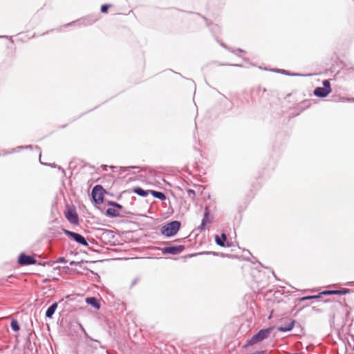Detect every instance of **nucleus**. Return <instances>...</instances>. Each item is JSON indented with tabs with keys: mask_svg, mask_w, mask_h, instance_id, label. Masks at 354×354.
<instances>
[{
	"mask_svg": "<svg viewBox=\"0 0 354 354\" xmlns=\"http://www.w3.org/2000/svg\"><path fill=\"white\" fill-rule=\"evenodd\" d=\"M204 19V20L206 22V24L207 26L209 28L210 30L212 32H215L217 30H218V26L216 24H213L212 22H210L206 17H203Z\"/></svg>",
	"mask_w": 354,
	"mask_h": 354,
	"instance_id": "obj_22",
	"label": "nucleus"
},
{
	"mask_svg": "<svg viewBox=\"0 0 354 354\" xmlns=\"http://www.w3.org/2000/svg\"><path fill=\"white\" fill-rule=\"evenodd\" d=\"M259 263V265L261 266V267H263V266L262 265V263L261 262H258Z\"/></svg>",
	"mask_w": 354,
	"mask_h": 354,
	"instance_id": "obj_50",
	"label": "nucleus"
},
{
	"mask_svg": "<svg viewBox=\"0 0 354 354\" xmlns=\"http://www.w3.org/2000/svg\"><path fill=\"white\" fill-rule=\"evenodd\" d=\"M199 254L203 255H213V256H220L221 257H229V258H236V256L234 254H228L224 253H218L216 252H199Z\"/></svg>",
	"mask_w": 354,
	"mask_h": 354,
	"instance_id": "obj_15",
	"label": "nucleus"
},
{
	"mask_svg": "<svg viewBox=\"0 0 354 354\" xmlns=\"http://www.w3.org/2000/svg\"><path fill=\"white\" fill-rule=\"evenodd\" d=\"M62 232L66 235L68 236V237H70L71 239H73L74 241V239L75 238L76 235H77V232H72V231H70L68 230H66L65 228H62Z\"/></svg>",
	"mask_w": 354,
	"mask_h": 354,
	"instance_id": "obj_26",
	"label": "nucleus"
},
{
	"mask_svg": "<svg viewBox=\"0 0 354 354\" xmlns=\"http://www.w3.org/2000/svg\"><path fill=\"white\" fill-rule=\"evenodd\" d=\"M135 194L142 197H147L150 193V190H145L140 187H136L133 189Z\"/></svg>",
	"mask_w": 354,
	"mask_h": 354,
	"instance_id": "obj_18",
	"label": "nucleus"
},
{
	"mask_svg": "<svg viewBox=\"0 0 354 354\" xmlns=\"http://www.w3.org/2000/svg\"><path fill=\"white\" fill-rule=\"evenodd\" d=\"M220 45H221V46H223V48H227V47L226 46V45H225V44H223V43H220Z\"/></svg>",
	"mask_w": 354,
	"mask_h": 354,
	"instance_id": "obj_44",
	"label": "nucleus"
},
{
	"mask_svg": "<svg viewBox=\"0 0 354 354\" xmlns=\"http://www.w3.org/2000/svg\"><path fill=\"white\" fill-rule=\"evenodd\" d=\"M317 299H319V297H317V295H308V296L302 297L299 298V300L300 301H306V300Z\"/></svg>",
	"mask_w": 354,
	"mask_h": 354,
	"instance_id": "obj_28",
	"label": "nucleus"
},
{
	"mask_svg": "<svg viewBox=\"0 0 354 354\" xmlns=\"http://www.w3.org/2000/svg\"><path fill=\"white\" fill-rule=\"evenodd\" d=\"M74 241H75L77 243L80 244L84 246H88V243L86 241V239L80 234H77L75 238L74 239Z\"/></svg>",
	"mask_w": 354,
	"mask_h": 354,
	"instance_id": "obj_19",
	"label": "nucleus"
},
{
	"mask_svg": "<svg viewBox=\"0 0 354 354\" xmlns=\"http://www.w3.org/2000/svg\"><path fill=\"white\" fill-rule=\"evenodd\" d=\"M57 262H59V263H66L67 260L66 259L65 257H60L58 258Z\"/></svg>",
	"mask_w": 354,
	"mask_h": 354,
	"instance_id": "obj_34",
	"label": "nucleus"
},
{
	"mask_svg": "<svg viewBox=\"0 0 354 354\" xmlns=\"http://www.w3.org/2000/svg\"><path fill=\"white\" fill-rule=\"evenodd\" d=\"M80 328H81V330H82V331L83 333H84V331H86V330H85V329H84V328L82 326V324H80Z\"/></svg>",
	"mask_w": 354,
	"mask_h": 354,
	"instance_id": "obj_45",
	"label": "nucleus"
},
{
	"mask_svg": "<svg viewBox=\"0 0 354 354\" xmlns=\"http://www.w3.org/2000/svg\"><path fill=\"white\" fill-rule=\"evenodd\" d=\"M150 194L156 198L159 199L161 201H164L167 199L165 194L162 192L156 190H150Z\"/></svg>",
	"mask_w": 354,
	"mask_h": 354,
	"instance_id": "obj_16",
	"label": "nucleus"
},
{
	"mask_svg": "<svg viewBox=\"0 0 354 354\" xmlns=\"http://www.w3.org/2000/svg\"><path fill=\"white\" fill-rule=\"evenodd\" d=\"M107 192L104 189L102 185H95L91 191V197L93 203L96 205L102 204L104 202V194Z\"/></svg>",
	"mask_w": 354,
	"mask_h": 354,
	"instance_id": "obj_4",
	"label": "nucleus"
},
{
	"mask_svg": "<svg viewBox=\"0 0 354 354\" xmlns=\"http://www.w3.org/2000/svg\"><path fill=\"white\" fill-rule=\"evenodd\" d=\"M8 37L6 36V35H0V39L1 38H8Z\"/></svg>",
	"mask_w": 354,
	"mask_h": 354,
	"instance_id": "obj_48",
	"label": "nucleus"
},
{
	"mask_svg": "<svg viewBox=\"0 0 354 354\" xmlns=\"http://www.w3.org/2000/svg\"><path fill=\"white\" fill-rule=\"evenodd\" d=\"M210 210L208 207H205L204 209V214L201 221V225L198 227V230L203 232L205 230V225L210 223L209 221Z\"/></svg>",
	"mask_w": 354,
	"mask_h": 354,
	"instance_id": "obj_11",
	"label": "nucleus"
},
{
	"mask_svg": "<svg viewBox=\"0 0 354 354\" xmlns=\"http://www.w3.org/2000/svg\"><path fill=\"white\" fill-rule=\"evenodd\" d=\"M120 214L122 215H123V217L124 216V214H131V215H134L133 213H131V212L129 211H127L125 208L123 207V210H120Z\"/></svg>",
	"mask_w": 354,
	"mask_h": 354,
	"instance_id": "obj_32",
	"label": "nucleus"
},
{
	"mask_svg": "<svg viewBox=\"0 0 354 354\" xmlns=\"http://www.w3.org/2000/svg\"><path fill=\"white\" fill-rule=\"evenodd\" d=\"M266 91V89L265 88H261V87H259L257 88V92L259 93H264Z\"/></svg>",
	"mask_w": 354,
	"mask_h": 354,
	"instance_id": "obj_42",
	"label": "nucleus"
},
{
	"mask_svg": "<svg viewBox=\"0 0 354 354\" xmlns=\"http://www.w3.org/2000/svg\"><path fill=\"white\" fill-rule=\"evenodd\" d=\"M102 169L104 171L107 170V165H102Z\"/></svg>",
	"mask_w": 354,
	"mask_h": 354,
	"instance_id": "obj_43",
	"label": "nucleus"
},
{
	"mask_svg": "<svg viewBox=\"0 0 354 354\" xmlns=\"http://www.w3.org/2000/svg\"><path fill=\"white\" fill-rule=\"evenodd\" d=\"M105 215L109 218H117V217H123V215L120 214L119 210L115 209L114 207H109L106 209Z\"/></svg>",
	"mask_w": 354,
	"mask_h": 354,
	"instance_id": "obj_12",
	"label": "nucleus"
},
{
	"mask_svg": "<svg viewBox=\"0 0 354 354\" xmlns=\"http://www.w3.org/2000/svg\"><path fill=\"white\" fill-rule=\"evenodd\" d=\"M242 59H243L245 62H246V58H245V57H242Z\"/></svg>",
	"mask_w": 354,
	"mask_h": 354,
	"instance_id": "obj_52",
	"label": "nucleus"
},
{
	"mask_svg": "<svg viewBox=\"0 0 354 354\" xmlns=\"http://www.w3.org/2000/svg\"><path fill=\"white\" fill-rule=\"evenodd\" d=\"M62 232L66 235L68 236V237H70L71 239H73L74 241V239L75 238L76 235H77V232H72V231H70L68 230H66L65 228H62Z\"/></svg>",
	"mask_w": 354,
	"mask_h": 354,
	"instance_id": "obj_25",
	"label": "nucleus"
},
{
	"mask_svg": "<svg viewBox=\"0 0 354 354\" xmlns=\"http://www.w3.org/2000/svg\"><path fill=\"white\" fill-rule=\"evenodd\" d=\"M185 248L184 245H175L169 244L161 248V252L162 254L176 255L180 254Z\"/></svg>",
	"mask_w": 354,
	"mask_h": 354,
	"instance_id": "obj_6",
	"label": "nucleus"
},
{
	"mask_svg": "<svg viewBox=\"0 0 354 354\" xmlns=\"http://www.w3.org/2000/svg\"><path fill=\"white\" fill-rule=\"evenodd\" d=\"M123 207H124L118 203H116V204L114 207V208L119 210V212H120V210H123Z\"/></svg>",
	"mask_w": 354,
	"mask_h": 354,
	"instance_id": "obj_33",
	"label": "nucleus"
},
{
	"mask_svg": "<svg viewBox=\"0 0 354 354\" xmlns=\"http://www.w3.org/2000/svg\"><path fill=\"white\" fill-rule=\"evenodd\" d=\"M272 330V327L259 330L257 333L253 335L250 339L247 341L245 346L256 344L267 339L271 333Z\"/></svg>",
	"mask_w": 354,
	"mask_h": 354,
	"instance_id": "obj_2",
	"label": "nucleus"
},
{
	"mask_svg": "<svg viewBox=\"0 0 354 354\" xmlns=\"http://www.w3.org/2000/svg\"><path fill=\"white\" fill-rule=\"evenodd\" d=\"M10 327L15 332H17L20 330V326L18 321L16 319H12L10 322Z\"/></svg>",
	"mask_w": 354,
	"mask_h": 354,
	"instance_id": "obj_23",
	"label": "nucleus"
},
{
	"mask_svg": "<svg viewBox=\"0 0 354 354\" xmlns=\"http://www.w3.org/2000/svg\"><path fill=\"white\" fill-rule=\"evenodd\" d=\"M214 240L216 245H218L220 247L230 248L232 246V243L227 241V236L225 233H222L221 236H219L218 234H216L214 236Z\"/></svg>",
	"mask_w": 354,
	"mask_h": 354,
	"instance_id": "obj_10",
	"label": "nucleus"
},
{
	"mask_svg": "<svg viewBox=\"0 0 354 354\" xmlns=\"http://www.w3.org/2000/svg\"><path fill=\"white\" fill-rule=\"evenodd\" d=\"M58 169V170L61 171L62 173L63 174V176H66V172H65V170L61 167V166H58L57 165V167Z\"/></svg>",
	"mask_w": 354,
	"mask_h": 354,
	"instance_id": "obj_38",
	"label": "nucleus"
},
{
	"mask_svg": "<svg viewBox=\"0 0 354 354\" xmlns=\"http://www.w3.org/2000/svg\"><path fill=\"white\" fill-rule=\"evenodd\" d=\"M230 50V52H232V53H234V54L236 55H238V54L236 53V51L240 52V53H243V52H245V51H244L243 49H241V48H238L236 50Z\"/></svg>",
	"mask_w": 354,
	"mask_h": 354,
	"instance_id": "obj_36",
	"label": "nucleus"
},
{
	"mask_svg": "<svg viewBox=\"0 0 354 354\" xmlns=\"http://www.w3.org/2000/svg\"><path fill=\"white\" fill-rule=\"evenodd\" d=\"M323 86L316 87L313 91L316 97L324 98L327 97L332 91L330 83L328 80H325L322 82Z\"/></svg>",
	"mask_w": 354,
	"mask_h": 354,
	"instance_id": "obj_5",
	"label": "nucleus"
},
{
	"mask_svg": "<svg viewBox=\"0 0 354 354\" xmlns=\"http://www.w3.org/2000/svg\"><path fill=\"white\" fill-rule=\"evenodd\" d=\"M181 223L178 221H171L163 225L160 228V233L165 237L174 236L180 230Z\"/></svg>",
	"mask_w": 354,
	"mask_h": 354,
	"instance_id": "obj_1",
	"label": "nucleus"
},
{
	"mask_svg": "<svg viewBox=\"0 0 354 354\" xmlns=\"http://www.w3.org/2000/svg\"><path fill=\"white\" fill-rule=\"evenodd\" d=\"M86 344L88 346L91 347V348L94 349V350H96L97 349L98 346L102 348H104L105 346L102 345L100 342L97 340V339H94L93 341H86Z\"/></svg>",
	"mask_w": 354,
	"mask_h": 354,
	"instance_id": "obj_17",
	"label": "nucleus"
},
{
	"mask_svg": "<svg viewBox=\"0 0 354 354\" xmlns=\"http://www.w3.org/2000/svg\"><path fill=\"white\" fill-rule=\"evenodd\" d=\"M84 337L88 339V340H89V341H93V339L91 337H90V336L87 334V333H86V331H84Z\"/></svg>",
	"mask_w": 354,
	"mask_h": 354,
	"instance_id": "obj_37",
	"label": "nucleus"
},
{
	"mask_svg": "<svg viewBox=\"0 0 354 354\" xmlns=\"http://www.w3.org/2000/svg\"><path fill=\"white\" fill-rule=\"evenodd\" d=\"M80 264H81V262H79V261H72L70 262L71 266H77V265H80Z\"/></svg>",
	"mask_w": 354,
	"mask_h": 354,
	"instance_id": "obj_40",
	"label": "nucleus"
},
{
	"mask_svg": "<svg viewBox=\"0 0 354 354\" xmlns=\"http://www.w3.org/2000/svg\"><path fill=\"white\" fill-rule=\"evenodd\" d=\"M99 19V14H91L88 15H86L84 17H82L76 21H73L71 23H68L66 25V26H72L74 24H77L78 26H88L93 24Z\"/></svg>",
	"mask_w": 354,
	"mask_h": 354,
	"instance_id": "obj_3",
	"label": "nucleus"
},
{
	"mask_svg": "<svg viewBox=\"0 0 354 354\" xmlns=\"http://www.w3.org/2000/svg\"><path fill=\"white\" fill-rule=\"evenodd\" d=\"M35 149L39 151V158L41 157V149H40V147H39L38 146H35ZM39 162L41 165H48V166H50L51 167H53V168H56L57 167V165L55 164V163H44L41 161V159L39 158Z\"/></svg>",
	"mask_w": 354,
	"mask_h": 354,
	"instance_id": "obj_27",
	"label": "nucleus"
},
{
	"mask_svg": "<svg viewBox=\"0 0 354 354\" xmlns=\"http://www.w3.org/2000/svg\"><path fill=\"white\" fill-rule=\"evenodd\" d=\"M86 303L96 310H99L101 307L99 299L95 297H87Z\"/></svg>",
	"mask_w": 354,
	"mask_h": 354,
	"instance_id": "obj_13",
	"label": "nucleus"
},
{
	"mask_svg": "<svg viewBox=\"0 0 354 354\" xmlns=\"http://www.w3.org/2000/svg\"><path fill=\"white\" fill-rule=\"evenodd\" d=\"M231 66H239V67H241L242 65L241 64H230Z\"/></svg>",
	"mask_w": 354,
	"mask_h": 354,
	"instance_id": "obj_47",
	"label": "nucleus"
},
{
	"mask_svg": "<svg viewBox=\"0 0 354 354\" xmlns=\"http://www.w3.org/2000/svg\"><path fill=\"white\" fill-rule=\"evenodd\" d=\"M37 262V261L34 257L26 254L25 252H21L17 258V263L21 266L35 265Z\"/></svg>",
	"mask_w": 354,
	"mask_h": 354,
	"instance_id": "obj_7",
	"label": "nucleus"
},
{
	"mask_svg": "<svg viewBox=\"0 0 354 354\" xmlns=\"http://www.w3.org/2000/svg\"><path fill=\"white\" fill-rule=\"evenodd\" d=\"M18 147H22V149H32L33 146L32 145H26V146H19Z\"/></svg>",
	"mask_w": 354,
	"mask_h": 354,
	"instance_id": "obj_41",
	"label": "nucleus"
},
{
	"mask_svg": "<svg viewBox=\"0 0 354 354\" xmlns=\"http://www.w3.org/2000/svg\"><path fill=\"white\" fill-rule=\"evenodd\" d=\"M352 290L348 288H340L338 290H332L333 295H346L349 292H351Z\"/></svg>",
	"mask_w": 354,
	"mask_h": 354,
	"instance_id": "obj_21",
	"label": "nucleus"
},
{
	"mask_svg": "<svg viewBox=\"0 0 354 354\" xmlns=\"http://www.w3.org/2000/svg\"><path fill=\"white\" fill-rule=\"evenodd\" d=\"M198 255H200L199 252L198 253L190 254L186 255L185 257H186V258H191V257H196V256H198Z\"/></svg>",
	"mask_w": 354,
	"mask_h": 354,
	"instance_id": "obj_39",
	"label": "nucleus"
},
{
	"mask_svg": "<svg viewBox=\"0 0 354 354\" xmlns=\"http://www.w3.org/2000/svg\"><path fill=\"white\" fill-rule=\"evenodd\" d=\"M272 72L281 73L286 75H290V76H301L302 75L299 73H291L288 71H286L284 69H272L270 70Z\"/></svg>",
	"mask_w": 354,
	"mask_h": 354,
	"instance_id": "obj_20",
	"label": "nucleus"
},
{
	"mask_svg": "<svg viewBox=\"0 0 354 354\" xmlns=\"http://www.w3.org/2000/svg\"><path fill=\"white\" fill-rule=\"evenodd\" d=\"M326 295H333L332 290H324L317 294V297H319V298H322L323 296H326Z\"/></svg>",
	"mask_w": 354,
	"mask_h": 354,
	"instance_id": "obj_29",
	"label": "nucleus"
},
{
	"mask_svg": "<svg viewBox=\"0 0 354 354\" xmlns=\"http://www.w3.org/2000/svg\"><path fill=\"white\" fill-rule=\"evenodd\" d=\"M58 306L57 302H53L46 310L45 316L46 318H52L53 315L55 314Z\"/></svg>",
	"mask_w": 354,
	"mask_h": 354,
	"instance_id": "obj_14",
	"label": "nucleus"
},
{
	"mask_svg": "<svg viewBox=\"0 0 354 354\" xmlns=\"http://www.w3.org/2000/svg\"><path fill=\"white\" fill-rule=\"evenodd\" d=\"M347 101L354 102V98H348V99H347Z\"/></svg>",
	"mask_w": 354,
	"mask_h": 354,
	"instance_id": "obj_46",
	"label": "nucleus"
},
{
	"mask_svg": "<svg viewBox=\"0 0 354 354\" xmlns=\"http://www.w3.org/2000/svg\"><path fill=\"white\" fill-rule=\"evenodd\" d=\"M111 6V4H104L101 6L100 11L102 13H106L109 8Z\"/></svg>",
	"mask_w": 354,
	"mask_h": 354,
	"instance_id": "obj_31",
	"label": "nucleus"
},
{
	"mask_svg": "<svg viewBox=\"0 0 354 354\" xmlns=\"http://www.w3.org/2000/svg\"><path fill=\"white\" fill-rule=\"evenodd\" d=\"M187 194L189 197L191 198L192 201H194L196 196V192L194 189H187Z\"/></svg>",
	"mask_w": 354,
	"mask_h": 354,
	"instance_id": "obj_30",
	"label": "nucleus"
},
{
	"mask_svg": "<svg viewBox=\"0 0 354 354\" xmlns=\"http://www.w3.org/2000/svg\"><path fill=\"white\" fill-rule=\"evenodd\" d=\"M330 301H331V300H330V299H325V300H324V302H325V303H328V302H330Z\"/></svg>",
	"mask_w": 354,
	"mask_h": 354,
	"instance_id": "obj_49",
	"label": "nucleus"
},
{
	"mask_svg": "<svg viewBox=\"0 0 354 354\" xmlns=\"http://www.w3.org/2000/svg\"><path fill=\"white\" fill-rule=\"evenodd\" d=\"M64 216L67 221L73 225H77L79 223V216L74 205L68 207L64 212Z\"/></svg>",
	"mask_w": 354,
	"mask_h": 354,
	"instance_id": "obj_8",
	"label": "nucleus"
},
{
	"mask_svg": "<svg viewBox=\"0 0 354 354\" xmlns=\"http://www.w3.org/2000/svg\"><path fill=\"white\" fill-rule=\"evenodd\" d=\"M106 354H110L109 351L108 350L106 351Z\"/></svg>",
	"mask_w": 354,
	"mask_h": 354,
	"instance_id": "obj_51",
	"label": "nucleus"
},
{
	"mask_svg": "<svg viewBox=\"0 0 354 354\" xmlns=\"http://www.w3.org/2000/svg\"><path fill=\"white\" fill-rule=\"evenodd\" d=\"M117 202H115V201H108L106 202L107 205H109V206H111V207H115V204H116Z\"/></svg>",
	"mask_w": 354,
	"mask_h": 354,
	"instance_id": "obj_35",
	"label": "nucleus"
},
{
	"mask_svg": "<svg viewBox=\"0 0 354 354\" xmlns=\"http://www.w3.org/2000/svg\"><path fill=\"white\" fill-rule=\"evenodd\" d=\"M21 150H22V147H16V148L12 149L10 151L3 150L2 153H1V156H6V155L11 154V153H15V152H19Z\"/></svg>",
	"mask_w": 354,
	"mask_h": 354,
	"instance_id": "obj_24",
	"label": "nucleus"
},
{
	"mask_svg": "<svg viewBox=\"0 0 354 354\" xmlns=\"http://www.w3.org/2000/svg\"><path fill=\"white\" fill-rule=\"evenodd\" d=\"M295 324V320L288 319L283 322L281 325L277 326V330L280 332H289L292 330Z\"/></svg>",
	"mask_w": 354,
	"mask_h": 354,
	"instance_id": "obj_9",
	"label": "nucleus"
}]
</instances>
